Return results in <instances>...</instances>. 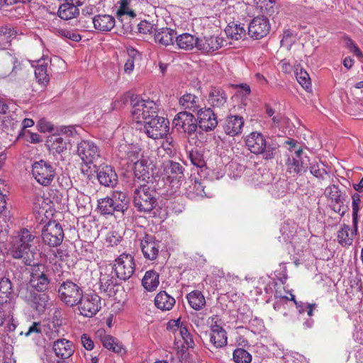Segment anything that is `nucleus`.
Listing matches in <instances>:
<instances>
[{"instance_id": "nucleus-1", "label": "nucleus", "mask_w": 363, "mask_h": 363, "mask_svg": "<svg viewBox=\"0 0 363 363\" xmlns=\"http://www.w3.org/2000/svg\"><path fill=\"white\" fill-rule=\"evenodd\" d=\"M135 263L134 257L126 253L121 254L115 260L113 265L102 264L99 267L100 289L104 292L111 291L117 284V278L127 280L132 277L135 272Z\"/></svg>"}, {"instance_id": "nucleus-2", "label": "nucleus", "mask_w": 363, "mask_h": 363, "mask_svg": "<svg viewBox=\"0 0 363 363\" xmlns=\"http://www.w3.org/2000/svg\"><path fill=\"white\" fill-rule=\"evenodd\" d=\"M35 239V236L28 229L21 230L10 247L11 256L22 259L26 265L34 264L38 255L36 247L33 245Z\"/></svg>"}, {"instance_id": "nucleus-3", "label": "nucleus", "mask_w": 363, "mask_h": 363, "mask_svg": "<svg viewBox=\"0 0 363 363\" xmlns=\"http://www.w3.org/2000/svg\"><path fill=\"white\" fill-rule=\"evenodd\" d=\"M104 160L99 147L92 143V164L97 180L105 187L114 188L118 182V174L112 166L104 164Z\"/></svg>"}, {"instance_id": "nucleus-4", "label": "nucleus", "mask_w": 363, "mask_h": 363, "mask_svg": "<svg viewBox=\"0 0 363 363\" xmlns=\"http://www.w3.org/2000/svg\"><path fill=\"white\" fill-rule=\"evenodd\" d=\"M248 150L254 154L262 155L267 160L274 158L278 152V145L274 143H267L263 135L259 132H252L245 139Z\"/></svg>"}, {"instance_id": "nucleus-5", "label": "nucleus", "mask_w": 363, "mask_h": 363, "mask_svg": "<svg viewBox=\"0 0 363 363\" xmlns=\"http://www.w3.org/2000/svg\"><path fill=\"white\" fill-rule=\"evenodd\" d=\"M133 192V204L140 212L150 213L157 205V193L145 184L135 186Z\"/></svg>"}, {"instance_id": "nucleus-6", "label": "nucleus", "mask_w": 363, "mask_h": 363, "mask_svg": "<svg viewBox=\"0 0 363 363\" xmlns=\"http://www.w3.org/2000/svg\"><path fill=\"white\" fill-rule=\"evenodd\" d=\"M18 296L25 301L38 313H43L49 304V296L45 293H38L30 286H19Z\"/></svg>"}, {"instance_id": "nucleus-7", "label": "nucleus", "mask_w": 363, "mask_h": 363, "mask_svg": "<svg viewBox=\"0 0 363 363\" xmlns=\"http://www.w3.org/2000/svg\"><path fill=\"white\" fill-rule=\"evenodd\" d=\"M159 106L152 100L141 99L133 104L132 114L137 123H145L158 116Z\"/></svg>"}, {"instance_id": "nucleus-8", "label": "nucleus", "mask_w": 363, "mask_h": 363, "mask_svg": "<svg viewBox=\"0 0 363 363\" xmlns=\"http://www.w3.org/2000/svg\"><path fill=\"white\" fill-rule=\"evenodd\" d=\"M29 283H19V286H30L32 289L38 292H44L48 289L50 279L48 277V271L43 264H38L34 262Z\"/></svg>"}, {"instance_id": "nucleus-9", "label": "nucleus", "mask_w": 363, "mask_h": 363, "mask_svg": "<svg viewBox=\"0 0 363 363\" xmlns=\"http://www.w3.org/2000/svg\"><path fill=\"white\" fill-rule=\"evenodd\" d=\"M143 130L150 138H164L169 134V122L167 118L162 116L152 118L143 123Z\"/></svg>"}, {"instance_id": "nucleus-10", "label": "nucleus", "mask_w": 363, "mask_h": 363, "mask_svg": "<svg viewBox=\"0 0 363 363\" xmlns=\"http://www.w3.org/2000/svg\"><path fill=\"white\" fill-rule=\"evenodd\" d=\"M32 174L38 184L48 186L54 180L56 172L49 162L41 160L32 164Z\"/></svg>"}, {"instance_id": "nucleus-11", "label": "nucleus", "mask_w": 363, "mask_h": 363, "mask_svg": "<svg viewBox=\"0 0 363 363\" xmlns=\"http://www.w3.org/2000/svg\"><path fill=\"white\" fill-rule=\"evenodd\" d=\"M64 238L62 226L55 220L49 221L42 230V239L45 245L50 247L60 245Z\"/></svg>"}, {"instance_id": "nucleus-12", "label": "nucleus", "mask_w": 363, "mask_h": 363, "mask_svg": "<svg viewBox=\"0 0 363 363\" xmlns=\"http://www.w3.org/2000/svg\"><path fill=\"white\" fill-rule=\"evenodd\" d=\"M58 293L61 300L69 306L77 305L82 296L80 288L70 281L63 282L59 288Z\"/></svg>"}, {"instance_id": "nucleus-13", "label": "nucleus", "mask_w": 363, "mask_h": 363, "mask_svg": "<svg viewBox=\"0 0 363 363\" xmlns=\"http://www.w3.org/2000/svg\"><path fill=\"white\" fill-rule=\"evenodd\" d=\"M174 127L179 132L191 135L197 130V123L194 116L187 111L178 113L173 119Z\"/></svg>"}, {"instance_id": "nucleus-14", "label": "nucleus", "mask_w": 363, "mask_h": 363, "mask_svg": "<svg viewBox=\"0 0 363 363\" xmlns=\"http://www.w3.org/2000/svg\"><path fill=\"white\" fill-rule=\"evenodd\" d=\"M310 163L309 157L299 147L297 150H294V152L289 155L286 164L290 172L301 174L306 172Z\"/></svg>"}, {"instance_id": "nucleus-15", "label": "nucleus", "mask_w": 363, "mask_h": 363, "mask_svg": "<svg viewBox=\"0 0 363 363\" xmlns=\"http://www.w3.org/2000/svg\"><path fill=\"white\" fill-rule=\"evenodd\" d=\"M205 179H189L188 185L186 187L185 194L191 200H197L204 197H211V191L207 188Z\"/></svg>"}, {"instance_id": "nucleus-16", "label": "nucleus", "mask_w": 363, "mask_h": 363, "mask_svg": "<svg viewBox=\"0 0 363 363\" xmlns=\"http://www.w3.org/2000/svg\"><path fill=\"white\" fill-rule=\"evenodd\" d=\"M160 247V241L156 240L153 235L145 234L140 240L141 251L146 259H156Z\"/></svg>"}, {"instance_id": "nucleus-17", "label": "nucleus", "mask_w": 363, "mask_h": 363, "mask_svg": "<svg viewBox=\"0 0 363 363\" xmlns=\"http://www.w3.org/2000/svg\"><path fill=\"white\" fill-rule=\"evenodd\" d=\"M152 169V162L147 158H142L134 162V186H139L141 182H146L150 177Z\"/></svg>"}, {"instance_id": "nucleus-18", "label": "nucleus", "mask_w": 363, "mask_h": 363, "mask_svg": "<svg viewBox=\"0 0 363 363\" xmlns=\"http://www.w3.org/2000/svg\"><path fill=\"white\" fill-rule=\"evenodd\" d=\"M197 117V126L203 131H211L218 125L217 117L210 107L199 109Z\"/></svg>"}, {"instance_id": "nucleus-19", "label": "nucleus", "mask_w": 363, "mask_h": 363, "mask_svg": "<svg viewBox=\"0 0 363 363\" xmlns=\"http://www.w3.org/2000/svg\"><path fill=\"white\" fill-rule=\"evenodd\" d=\"M270 30L269 20L264 16L254 18L248 26V34L254 39L266 36Z\"/></svg>"}, {"instance_id": "nucleus-20", "label": "nucleus", "mask_w": 363, "mask_h": 363, "mask_svg": "<svg viewBox=\"0 0 363 363\" xmlns=\"http://www.w3.org/2000/svg\"><path fill=\"white\" fill-rule=\"evenodd\" d=\"M18 64L17 59L6 50L0 52V79H4L16 73Z\"/></svg>"}, {"instance_id": "nucleus-21", "label": "nucleus", "mask_w": 363, "mask_h": 363, "mask_svg": "<svg viewBox=\"0 0 363 363\" xmlns=\"http://www.w3.org/2000/svg\"><path fill=\"white\" fill-rule=\"evenodd\" d=\"M214 323L211 327L210 341L216 348L225 347L228 342L226 331L218 324V318H213Z\"/></svg>"}, {"instance_id": "nucleus-22", "label": "nucleus", "mask_w": 363, "mask_h": 363, "mask_svg": "<svg viewBox=\"0 0 363 363\" xmlns=\"http://www.w3.org/2000/svg\"><path fill=\"white\" fill-rule=\"evenodd\" d=\"M124 206L116 202L113 198L106 197L98 200L96 212L101 215H111L114 211H123Z\"/></svg>"}, {"instance_id": "nucleus-23", "label": "nucleus", "mask_w": 363, "mask_h": 363, "mask_svg": "<svg viewBox=\"0 0 363 363\" xmlns=\"http://www.w3.org/2000/svg\"><path fill=\"white\" fill-rule=\"evenodd\" d=\"M244 120L239 116H229L225 119L223 124L224 132L230 136H235L242 131Z\"/></svg>"}, {"instance_id": "nucleus-24", "label": "nucleus", "mask_w": 363, "mask_h": 363, "mask_svg": "<svg viewBox=\"0 0 363 363\" xmlns=\"http://www.w3.org/2000/svg\"><path fill=\"white\" fill-rule=\"evenodd\" d=\"M224 39L218 36L204 37L199 39L198 50L203 53H210L223 46Z\"/></svg>"}, {"instance_id": "nucleus-25", "label": "nucleus", "mask_w": 363, "mask_h": 363, "mask_svg": "<svg viewBox=\"0 0 363 363\" xmlns=\"http://www.w3.org/2000/svg\"><path fill=\"white\" fill-rule=\"evenodd\" d=\"M226 93L220 88L213 87L209 91L207 101L214 108H222L227 102Z\"/></svg>"}, {"instance_id": "nucleus-26", "label": "nucleus", "mask_w": 363, "mask_h": 363, "mask_svg": "<svg viewBox=\"0 0 363 363\" xmlns=\"http://www.w3.org/2000/svg\"><path fill=\"white\" fill-rule=\"evenodd\" d=\"M52 349L56 356L62 359L69 357L74 352L72 342L65 339L55 341Z\"/></svg>"}, {"instance_id": "nucleus-27", "label": "nucleus", "mask_w": 363, "mask_h": 363, "mask_svg": "<svg viewBox=\"0 0 363 363\" xmlns=\"http://www.w3.org/2000/svg\"><path fill=\"white\" fill-rule=\"evenodd\" d=\"M118 152V155L121 159H126L133 164L135 161L139 160L140 149L137 145L122 144L119 147Z\"/></svg>"}, {"instance_id": "nucleus-28", "label": "nucleus", "mask_w": 363, "mask_h": 363, "mask_svg": "<svg viewBox=\"0 0 363 363\" xmlns=\"http://www.w3.org/2000/svg\"><path fill=\"white\" fill-rule=\"evenodd\" d=\"M175 41L180 49L191 50L194 48L198 49L199 38L190 33H184L176 37Z\"/></svg>"}, {"instance_id": "nucleus-29", "label": "nucleus", "mask_w": 363, "mask_h": 363, "mask_svg": "<svg viewBox=\"0 0 363 363\" xmlns=\"http://www.w3.org/2000/svg\"><path fill=\"white\" fill-rule=\"evenodd\" d=\"M176 34L177 33L174 30L168 28H162L155 32L154 38L156 43L164 46H167L173 45Z\"/></svg>"}, {"instance_id": "nucleus-30", "label": "nucleus", "mask_w": 363, "mask_h": 363, "mask_svg": "<svg viewBox=\"0 0 363 363\" xmlns=\"http://www.w3.org/2000/svg\"><path fill=\"white\" fill-rule=\"evenodd\" d=\"M92 23L96 29L102 32H107L113 28L115 19L110 15H98L92 19Z\"/></svg>"}, {"instance_id": "nucleus-31", "label": "nucleus", "mask_w": 363, "mask_h": 363, "mask_svg": "<svg viewBox=\"0 0 363 363\" xmlns=\"http://www.w3.org/2000/svg\"><path fill=\"white\" fill-rule=\"evenodd\" d=\"M175 304V299L165 291H161L155 298V305L161 311H169Z\"/></svg>"}, {"instance_id": "nucleus-32", "label": "nucleus", "mask_w": 363, "mask_h": 363, "mask_svg": "<svg viewBox=\"0 0 363 363\" xmlns=\"http://www.w3.org/2000/svg\"><path fill=\"white\" fill-rule=\"evenodd\" d=\"M164 172L168 177L181 178L184 175V167L179 162L167 160L163 163Z\"/></svg>"}, {"instance_id": "nucleus-33", "label": "nucleus", "mask_w": 363, "mask_h": 363, "mask_svg": "<svg viewBox=\"0 0 363 363\" xmlns=\"http://www.w3.org/2000/svg\"><path fill=\"white\" fill-rule=\"evenodd\" d=\"M189 306L196 311L202 309L206 305V299L203 294L194 290L186 295Z\"/></svg>"}, {"instance_id": "nucleus-34", "label": "nucleus", "mask_w": 363, "mask_h": 363, "mask_svg": "<svg viewBox=\"0 0 363 363\" xmlns=\"http://www.w3.org/2000/svg\"><path fill=\"white\" fill-rule=\"evenodd\" d=\"M325 196L331 200V203H344L347 196L343 194L339 187L335 184H332L325 188Z\"/></svg>"}, {"instance_id": "nucleus-35", "label": "nucleus", "mask_w": 363, "mask_h": 363, "mask_svg": "<svg viewBox=\"0 0 363 363\" xmlns=\"http://www.w3.org/2000/svg\"><path fill=\"white\" fill-rule=\"evenodd\" d=\"M142 284L147 291L155 290L159 285V274L154 270L146 272L142 280Z\"/></svg>"}, {"instance_id": "nucleus-36", "label": "nucleus", "mask_w": 363, "mask_h": 363, "mask_svg": "<svg viewBox=\"0 0 363 363\" xmlns=\"http://www.w3.org/2000/svg\"><path fill=\"white\" fill-rule=\"evenodd\" d=\"M78 13V8L70 5L67 1L62 4L57 11L58 16L63 20L72 19L74 18Z\"/></svg>"}, {"instance_id": "nucleus-37", "label": "nucleus", "mask_w": 363, "mask_h": 363, "mask_svg": "<svg viewBox=\"0 0 363 363\" xmlns=\"http://www.w3.org/2000/svg\"><path fill=\"white\" fill-rule=\"evenodd\" d=\"M179 104L186 109L197 111L199 108V98L191 94H186L179 99Z\"/></svg>"}, {"instance_id": "nucleus-38", "label": "nucleus", "mask_w": 363, "mask_h": 363, "mask_svg": "<svg viewBox=\"0 0 363 363\" xmlns=\"http://www.w3.org/2000/svg\"><path fill=\"white\" fill-rule=\"evenodd\" d=\"M35 76L39 84L47 85L50 81L48 74V63L40 60L35 69Z\"/></svg>"}, {"instance_id": "nucleus-39", "label": "nucleus", "mask_w": 363, "mask_h": 363, "mask_svg": "<svg viewBox=\"0 0 363 363\" xmlns=\"http://www.w3.org/2000/svg\"><path fill=\"white\" fill-rule=\"evenodd\" d=\"M17 32L8 26L0 28V49L5 50L12 38H15Z\"/></svg>"}, {"instance_id": "nucleus-40", "label": "nucleus", "mask_w": 363, "mask_h": 363, "mask_svg": "<svg viewBox=\"0 0 363 363\" xmlns=\"http://www.w3.org/2000/svg\"><path fill=\"white\" fill-rule=\"evenodd\" d=\"M172 325L179 328L180 335L183 338L187 347L194 348V342L192 338V336L189 332L186 325H184L183 323L180 322L179 319H177L176 320L172 321Z\"/></svg>"}, {"instance_id": "nucleus-41", "label": "nucleus", "mask_w": 363, "mask_h": 363, "mask_svg": "<svg viewBox=\"0 0 363 363\" xmlns=\"http://www.w3.org/2000/svg\"><path fill=\"white\" fill-rule=\"evenodd\" d=\"M288 189V183L285 179H279L272 184L269 188V191L272 196L279 198L284 196Z\"/></svg>"}, {"instance_id": "nucleus-42", "label": "nucleus", "mask_w": 363, "mask_h": 363, "mask_svg": "<svg viewBox=\"0 0 363 363\" xmlns=\"http://www.w3.org/2000/svg\"><path fill=\"white\" fill-rule=\"evenodd\" d=\"M350 227L347 225L344 224L341 229L337 233V238L339 242L342 245H350L353 241V236L357 235L355 234L354 229L350 233Z\"/></svg>"}, {"instance_id": "nucleus-43", "label": "nucleus", "mask_w": 363, "mask_h": 363, "mask_svg": "<svg viewBox=\"0 0 363 363\" xmlns=\"http://www.w3.org/2000/svg\"><path fill=\"white\" fill-rule=\"evenodd\" d=\"M12 291V284L10 279L2 278L0 281V302L6 303Z\"/></svg>"}, {"instance_id": "nucleus-44", "label": "nucleus", "mask_w": 363, "mask_h": 363, "mask_svg": "<svg viewBox=\"0 0 363 363\" xmlns=\"http://www.w3.org/2000/svg\"><path fill=\"white\" fill-rule=\"evenodd\" d=\"M309 169L312 175L319 180H324L325 176H328V172L325 169V165L321 162L314 161L310 163Z\"/></svg>"}, {"instance_id": "nucleus-45", "label": "nucleus", "mask_w": 363, "mask_h": 363, "mask_svg": "<svg viewBox=\"0 0 363 363\" xmlns=\"http://www.w3.org/2000/svg\"><path fill=\"white\" fill-rule=\"evenodd\" d=\"M352 223L353 227H354V233L356 234L357 232H358V213L360 209L361 203L360 196L358 194L355 193L352 196Z\"/></svg>"}, {"instance_id": "nucleus-46", "label": "nucleus", "mask_w": 363, "mask_h": 363, "mask_svg": "<svg viewBox=\"0 0 363 363\" xmlns=\"http://www.w3.org/2000/svg\"><path fill=\"white\" fill-rule=\"evenodd\" d=\"M291 297L289 298V301H293L296 305V307L300 314L307 312V314L309 317H311L313 314V310L317 307L315 303H308L302 301H297L295 299V296L292 294H290Z\"/></svg>"}, {"instance_id": "nucleus-47", "label": "nucleus", "mask_w": 363, "mask_h": 363, "mask_svg": "<svg viewBox=\"0 0 363 363\" xmlns=\"http://www.w3.org/2000/svg\"><path fill=\"white\" fill-rule=\"evenodd\" d=\"M226 35L233 40H238L245 35V29L243 25L235 24L225 29Z\"/></svg>"}, {"instance_id": "nucleus-48", "label": "nucleus", "mask_w": 363, "mask_h": 363, "mask_svg": "<svg viewBox=\"0 0 363 363\" xmlns=\"http://www.w3.org/2000/svg\"><path fill=\"white\" fill-rule=\"evenodd\" d=\"M189 158L191 164L196 167L202 168L206 166L203 154L196 148H194L189 152Z\"/></svg>"}, {"instance_id": "nucleus-49", "label": "nucleus", "mask_w": 363, "mask_h": 363, "mask_svg": "<svg viewBox=\"0 0 363 363\" xmlns=\"http://www.w3.org/2000/svg\"><path fill=\"white\" fill-rule=\"evenodd\" d=\"M101 342L105 348L112 350L114 352L120 353L123 350L122 345L119 342L111 335H108L102 339Z\"/></svg>"}, {"instance_id": "nucleus-50", "label": "nucleus", "mask_w": 363, "mask_h": 363, "mask_svg": "<svg viewBox=\"0 0 363 363\" xmlns=\"http://www.w3.org/2000/svg\"><path fill=\"white\" fill-rule=\"evenodd\" d=\"M233 359L235 363H250L252 355L245 349L237 348L233 352Z\"/></svg>"}, {"instance_id": "nucleus-51", "label": "nucleus", "mask_w": 363, "mask_h": 363, "mask_svg": "<svg viewBox=\"0 0 363 363\" xmlns=\"http://www.w3.org/2000/svg\"><path fill=\"white\" fill-rule=\"evenodd\" d=\"M77 225L81 228V235L84 238H89L91 232V218L88 216H82L78 218Z\"/></svg>"}, {"instance_id": "nucleus-52", "label": "nucleus", "mask_w": 363, "mask_h": 363, "mask_svg": "<svg viewBox=\"0 0 363 363\" xmlns=\"http://www.w3.org/2000/svg\"><path fill=\"white\" fill-rule=\"evenodd\" d=\"M77 153L82 161H87L91 157V144L88 141H82L78 144Z\"/></svg>"}, {"instance_id": "nucleus-53", "label": "nucleus", "mask_w": 363, "mask_h": 363, "mask_svg": "<svg viewBox=\"0 0 363 363\" xmlns=\"http://www.w3.org/2000/svg\"><path fill=\"white\" fill-rule=\"evenodd\" d=\"M296 79L303 89L308 91L311 89V82L309 74L302 69L296 73Z\"/></svg>"}, {"instance_id": "nucleus-54", "label": "nucleus", "mask_w": 363, "mask_h": 363, "mask_svg": "<svg viewBox=\"0 0 363 363\" xmlns=\"http://www.w3.org/2000/svg\"><path fill=\"white\" fill-rule=\"evenodd\" d=\"M78 309L81 315L85 317H90L89 313H91V301L89 298H83L78 301Z\"/></svg>"}, {"instance_id": "nucleus-55", "label": "nucleus", "mask_w": 363, "mask_h": 363, "mask_svg": "<svg viewBox=\"0 0 363 363\" xmlns=\"http://www.w3.org/2000/svg\"><path fill=\"white\" fill-rule=\"evenodd\" d=\"M138 31L142 34H149L155 30L154 26L147 21H142L138 25Z\"/></svg>"}, {"instance_id": "nucleus-56", "label": "nucleus", "mask_w": 363, "mask_h": 363, "mask_svg": "<svg viewBox=\"0 0 363 363\" xmlns=\"http://www.w3.org/2000/svg\"><path fill=\"white\" fill-rule=\"evenodd\" d=\"M44 328L45 326H43L40 322H33L29 327L28 331L25 333V335L28 337L33 333L40 334L42 333Z\"/></svg>"}, {"instance_id": "nucleus-57", "label": "nucleus", "mask_w": 363, "mask_h": 363, "mask_svg": "<svg viewBox=\"0 0 363 363\" xmlns=\"http://www.w3.org/2000/svg\"><path fill=\"white\" fill-rule=\"evenodd\" d=\"M276 301L274 302L273 307L274 310L279 311L283 305V303L289 301V298L286 296H282L277 291L275 293Z\"/></svg>"}, {"instance_id": "nucleus-58", "label": "nucleus", "mask_w": 363, "mask_h": 363, "mask_svg": "<svg viewBox=\"0 0 363 363\" xmlns=\"http://www.w3.org/2000/svg\"><path fill=\"white\" fill-rule=\"evenodd\" d=\"M38 125L39 130L42 133H51L54 130L53 125L45 119H40L38 123Z\"/></svg>"}, {"instance_id": "nucleus-59", "label": "nucleus", "mask_w": 363, "mask_h": 363, "mask_svg": "<svg viewBox=\"0 0 363 363\" xmlns=\"http://www.w3.org/2000/svg\"><path fill=\"white\" fill-rule=\"evenodd\" d=\"M160 149H162L165 153L169 156H174L177 152V145L176 144L172 143H162Z\"/></svg>"}, {"instance_id": "nucleus-60", "label": "nucleus", "mask_w": 363, "mask_h": 363, "mask_svg": "<svg viewBox=\"0 0 363 363\" xmlns=\"http://www.w3.org/2000/svg\"><path fill=\"white\" fill-rule=\"evenodd\" d=\"M130 0H119L118 4L119 8L117 11V16L121 18L122 16L125 15L126 10L128 9V6L129 5Z\"/></svg>"}, {"instance_id": "nucleus-61", "label": "nucleus", "mask_w": 363, "mask_h": 363, "mask_svg": "<svg viewBox=\"0 0 363 363\" xmlns=\"http://www.w3.org/2000/svg\"><path fill=\"white\" fill-rule=\"evenodd\" d=\"M52 146V148L55 149L57 152H60L65 148V143H63L62 138L56 136L54 138Z\"/></svg>"}, {"instance_id": "nucleus-62", "label": "nucleus", "mask_w": 363, "mask_h": 363, "mask_svg": "<svg viewBox=\"0 0 363 363\" xmlns=\"http://www.w3.org/2000/svg\"><path fill=\"white\" fill-rule=\"evenodd\" d=\"M120 238L121 237L115 234L114 232H111L107 234L106 240L110 245L113 246L120 242Z\"/></svg>"}, {"instance_id": "nucleus-63", "label": "nucleus", "mask_w": 363, "mask_h": 363, "mask_svg": "<svg viewBox=\"0 0 363 363\" xmlns=\"http://www.w3.org/2000/svg\"><path fill=\"white\" fill-rule=\"evenodd\" d=\"M283 119H284V116L280 113H278L275 114L274 116H272L271 117V120H272L271 127L272 128L279 127L281 124Z\"/></svg>"}, {"instance_id": "nucleus-64", "label": "nucleus", "mask_w": 363, "mask_h": 363, "mask_svg": "<svg viewBox=\"0 0 363 363\" xmlns=\"http://www.w3.org/2000/svg\"><path fill=\"white\" fill-rule=\"evenodd\" d=\"M81 343L85 350L91 351V337L88 334H83L82 335Z\"/></svg>"}]
</instances>
